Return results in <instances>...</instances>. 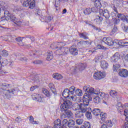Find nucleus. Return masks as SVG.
I'll return each instance as SVG.
<instances>
[{"label": "nucleus", "instance_id": "1", "mask_svg": "<svg viewBox=\"0 0 128 128\" xmlns=\"http://www.w3.org/2000/svg\"><path fill=\"white\" fill-rule=\"evenodd\" d=\"M10 85L6 83H4L0 84V88L3 91H0V93L1 96H2L4 98L6 96V98H10V95L14 94V90L10 91V90H6L8 88Z\"/></svg>", "mask_w": 128, "mask_h": 128}, {"label": "nucleus", "instance_id": "2", "mask_svg": "<svg viewBox=\"0 0 128 128\" xmlns=\"http://www.w3.org/2000/svg\"><path fill=\"white\" fill-rule=\"evenodd\" d=\"M54 128H68V119H64L62 122L57 119L54 122Z\"/></svg>", "mask_w": 128, "mask_h": 128}, {"label": "nucleus", "instance_id": "3", "mask_svg": "<svg viewBox=\"0 0 128 128\" xmlns=\"http://www.w3.org/2000/svg\"><path fill=\"white\" fill-rule=\"evenodd\" d=\"M98 96L99 98L103 100L102 103L108 105V94H105L104 92H100V89H96L94 92V96Z\"/></svg>", "mask_w": 128, "mask_h": 128}, {"label": "nucleus", "instance_id": "4", "mask_svg": "<svg viewBox=\"0 0 128 128\" xmlns=\"http://www.w3.org/2000/svg\"><path fill=\"white\" fill-rule=\"evenodd\" d=\"M86 63H79L78 64H76L75 66H72L70 68V70L72 74H76V72H78L80 70H86Z\"/></svg>", "mask_w": 128, "mask_h": 128}, {"label": "nucleus", "instance_id": "5", "mask_svg": "<svg viewBox=\"0 0 128 128\" xmlns=\"http://www.w3.org/2000/svg\"><path fill=\"white\" fill-rule=\"evenodd\" d=\"M0 60H2V56H0V74H4V72L2 70V67L7 66V68H12L14 66V62L11 61L8 62V60H4L2 62Z\"/></svg>", "mask_w": 128, "mask_h": 128}, {"label": "nucleus", "instance_id": "6", "mask_svg": "<svg viewBox=\"0 0 128 128\" xmlns=\"http://www.w3.org/2000/svg\"><path fill=\"white\" fill-rule=\"evenodd\" d=\"M95 90L94 88L90 87V86H84L82 89L84 96H94Z\"/></svg>", "mask_w": 128, "mask_h": 128}, {"label": "nucleus", "instance_id": "7", "mask_svg": "<svg viewBox=\"0 0 128 128\" xmlns=\"http://www.w3.org/2000/svg\"><path fill=\"white\" fill-rule=\"evenodd\" d=\"M72 106V102L70 100L68 99H65L63 100V103L61 104L60 110L61 112H64V110H68L70 108V106Z\"/></svg>", "mask_w": 128, "mask_h": 128}, {"label": "nucleus", "instance_id": "8", "mask_svg": "<svg viewBox=\"0 0 128 128\" xmlns=\"http://www.w3.org/2000/svg\"><path fill=\"white\" fill-rule=\"evenodd\" d=\"M32 0H21L20 2L22 4L23 6H28L29 8H34L36 6V2Z\"/></svg>", "mask_w": 128, "mask_h": 128}, {"label": "nucleus", "instance_id": "9", "mask_svg": "<svg viewBox=\"0 0 128 128\" xmlns=\"http://www.w3.org/2000/svg\"><path fill=\"white\" fill-rule=\"evenodd\" d=\"M76 106H79L80 110L83 112H86L88 111L90 109H92L90 107V106L88 104H83L82 103H80V104H76Z\"/></svg>", "mask_w": 128, "mask_h": 128}, {"label": "nucleus", "instance_id": "10", "mask_svg": "<svg viewBox=\"0 0 128 128\" xmlns=\"http://www.w3.org/2000/svg\"><path fill=\"white\" fill-rule=\"evenodd\" d=\"M63 112H64L62 116V118H72L74 114L70 109H64Z\"/></svg>", "mask_w": 128, "mask_h": 128}, {"label": "nucleus", "instance_id": "11", "mask_svg": "<svg viewBox=\"0 0 128 128\" xmlns=\"http://www.w3.org/2000/svg\"><path fill=\"white\" fill-rule=\"evenodd\" d=\"M99 14L100 16H104L107 20H108L110 16V11L106 9H100V10Z\"/></svg>", "mask_w": 128, "mask_h": 128}, {"label": "nucleus", "instance_id": "12", "mask_svg": "<svg viewBox=\"0 0 128 128\" xmlns=\"http://www.w3.org/2000/svg\"><path fill=\"white\" fill-rule=\"evenodd\" d=\"M94 96H86L84 95L83 96V104H88L90 106V102L92 100V98Z\"/></svg>", "mask_w": 128, "mask_h": 128}, {"label": "nucleus", "instance_id": "13", "mask_svg": "<svg viewBox=\"0 0 128 128\" xmlns=\"http://www.w3.org/2000/svg\"><path fill=\"white\" fill-rule=\"evenodd\" d=\"M104 76H106V74L100 72H95L94 74V80H102V78H104Z\"/></svg>", "mask_w": 128, "mask_h": 128}, {"label": "nucleus", "instance_id": "14", "mask_svg": "<svg viewBox=\"0 0 128 128\" xmlns=\"http://www.w3.org/2000/svg\"><path fill=\"white\" fill-rule=\"evenodd\" d=\"M102 42L110 46H114V40H112V39L110 38L104 37L102 39Z\"/></svg>", "mask_w": 128, "mask_h": 128}, {"label": "nucleus", "instance_id": "15", "mask_svg": "<svg viewBox=\"0 0 128 128\" xmlns=\"http://www.w3.org/2000/svg\"><path fill=\"white\" fill-rule=\"evenodd\" d=\"M118 74L121 78H128V70L126 69H121Z\"/></svg>", "mask_w": 128, "mask_h": 128}, {"label": "nucleus", "instance_id": "16", "mask_svg": "<svg viewBox=\"0 0 128 128\" xmlns=\"http://www.w3.org/2000/svg\"><path fill=\"white\" fill-rule=\"evenodd\" d=\"M120 56L118 52H116L114 54V55L111 57V62H116L120 58Z\"/></svg>", "mask_w": 128, "mask_h": 128}, {"label": "nucleus", "instance_id": "17", "mask_svg": "<svg viewBox=\"0 0 128 128\" xmlns=\"http://www.w3.org/2000/svg\"><path fill=\"white\" fill-rule=\"evenodd\" d=\"M32 96L34 100H36V102H42L40 95L38 94H34Z\"/></svg>", "mask_w": 128, "mask_h": 128}, {"label": "nucleus", "instance_id": "18", "mask_svg": "<svg viewBox=\"0 0 128 128\" xmlns=\"http://www.w3.org/2000/svg\"><path fill=\"white\" fill-rule=\"evenodd\" d=\"M70 92L68 91V88H66L63 91L62 94V96L64 98H70Z\"/></svg>", "mask_w": 128, "mask_h": 128}, {"label": "nucleus", "instance_id": "19", "mask_svg": "<svg viewBox=\"0 0 128 128\" xmlns=\"http://www.w3.org/2000/svg\"><path fill=\"white\" fill-rule=\"evenodd\" d=\"M48 86L51 90V92L54 94V96H56V88H54V85L52 83H50Z\"/></svg>", "mask_w": 128, "mask_h": 128}, {"label": "nucleus", "instance_id": "20", "mask_svg": "<svg viewBox=\"0 0 128 128\" xmlns=\"http://www.w3.org/2000/svg\"><path fill=\"white\" fill-rule=\"evenodd\" d=\"M60 44H62V42H55L51 44L50 48H52V50H56V48H60Z\"/></svg>", "mask_w": 128, "mask_h": 128}, {"label": "nucleus", "instance_id": "21", "mask_svg": "<svg viewBox=\"0 0 128 128\" xmlns=\"http://www.w3.org/2000/svg\"><path fill=\"white\" fill-rule=\"evenodd\" d=\"M100 66L103 70H106L108 68V64L106 60H102L100 62Z\"/></svg>", "mask_w": 128, "mask_h": 128}, {"label": "nucleus", "instance_id": "22", "mask_svg": "<svg viewBox=\"0 0 128 128\" xmlns=\"http://www.w3.org/2000/svg\"><path fill=\"white\" fill-rule=\"evenodd\" d=\"M62 56H68L70 52V49L68 47H62Z\"/></svg>", "mask_w": 128, "mask_h": 128}, {"label": "nucleus", "instance_id": "23", "mask_svg": "<svg viewBox=\"0 0 128 128\" xmlns=\"http://www.w3.org/2000/svg\"><path fill=\"white\" fill-rule=\"evenodd\" d=\"M54 58V54H52V52L48 51L47 53V57L46 58V60L50 62V60H52Z\"/></svg>", "mask_w": 128, "mask_h": 128}, {"label": "nucleus", "instance_id": "24", "mask_svg": "<svg viewBox=\"0 0 128 128\" xmlns=\"http://www.w3.org/2000/svg\"><path fill=\"white\" fill-rule=\"evenodd\" d=\"M76 126V122L72 119H68V128H73Z\"/></svg>", "mask_w": 128, "mask_h": 128}, {"label": "nucleus", "instance_id": "25", "mask_svg": "<svg viewBox=\"0 0 128 128\" xmlns=\"http://www.w3.org/2000/svg\"><path fill=\"white\" fill-rule=\"evenodd\" d=\"M70 53L72 56H78V49L76 48H74L72 46L70 48Z\"/></svg>", "mask_w": 128, "mask_h": 128}, {"label": "nucleus", "instance_id": "26", "mask_svg": "<svg viewBox=\"0 0 128 128\" xmlns=\"http://www.w3.org/2000/svg\"><path fill=\"white\" fill-rule=\"evenodd\" d=\"M120 66L119 64H115L113 65V70L114 72H116L118 74L120 72Z\"/></svg>", "mask_w": 128, "mask_h": 128}, {"label": "nucleus", "instance_id": "27", "mask_svg": "<svg viewBox=\"0 0 128 128\" xmlns=\"http://www.w3.org/2000/svg\"><path fill=\"white\" fill-rule=\"evenodd\" d=\"M92 109H90L88 111L86 112V116L88 120H92Z\"/></svg>", "mask_w": 128, "mask_h": 128}, {"label": "nucleus", "instance_id": "28", "mask_svg": "<svg viewBox=\"0 0 128 128\" xmlns=\"http://www.w3.org/2000/svg\"><path fill=\"white\" fill-rule=\"evenodd\" d=\"M118 27L116 26V25H114L113 26V28L110 32V34L111 36H114V34H116V32H118Z\"/></svg>", "mask_w": 128, "mask_h": 128}, {"label": "nucleus", "instance_id": "29", "mask_svg": "<svg viewBox=\"0 0 128 128\" xmlns=\"http://www.w3.org/2000/svg\"><path fill=\"white\" fill-rule=\"evenodd\" d=\"M92 114H93L94 116H100V108H94L92 110Z\"/></svg>", "mask_w": 128, "mask_h": 128}, {"label": "nucleus", "instance_id": "30", "mask_svg": "<svg viewBox=\"0 0 128 128\" xmlns=\"http://www.w3.org/2000/svg\"><path fill=\"white\" fill-rule=\"evenodd\" d=\"M42 92L46 96H47V98H50V96H52V94H50V91H48V89L46 88H43Z\"/></svg>", "mask_w": 128, "mask_h": 128}, {"label": "nucleus", "instance_id": "31", "mask_svg": "<svg viewBox=\"0 0 128 128\" xmlns=\"http://www.w3.org/2000/svg\"><path fill=\"white\" fill-rule=\"evenodd\" d=\"M92 2H94V6L98 8H102V3L100 2V0H92Z\"/></svg>", "mask_w": 128, "mask_h": 128}, {"label": "nucleus", "instance_id": "32", "mask_svg": "<svg viewBox=\"0 0 128 128\" xmlns=\"http://www.w3.org/2000/svg\"><path fill=\"white\" fill-rule=\"evenodd\" d=\"M84 112H83L82 110L76 112L75 114V118H82V116H84Z\"/></svg>", "mask_w": 128, "mask_h": 128}, {"label": "nucleus", "instance_id": "33", "mask_svg": "<svg viewBox=\"0 0 128 128\" xmlns=\"http://www.w3.org/2000/svg\"><path fill=\"white\" fill-rule=\"evenodd\" d=\"M28 54H30V56H33V58H36V56H38V54L36 50H34V51L30 50Z\"/></svg>", "mask_w": 128, "mask_h": 128}, {"label": "nucleus", "instance_id": "34", "mask_svg": "<svg viewBox=\"0 0 128 128\" xmlns=\"http://www.w3.org/2000/svg\"><path fill=\"white\" fill-rule=\"evenodd\" d=\"M79 36L81 38H84V40H88V34L86 32L80 33Z\"/></svg>", "mask_w": 128, "mask_h": 128}, {"label": "nucleus", "instance_id": "35", "mask_svg": "<svg viewBox=\"0 0 128 128\" xmlns=\"http://www.w3.org/2000/svg\"><path fill=\"white\" fill-rule=\"evenodd\" d=\"M116 108L118 112H120V114H122V110H124V106H122V103L120 102L118 103Z\"/></svg>", "mask_w": 128, "mask_h": 128}, {"label": "nucleus", "instance_id": "36", "mask_svg": "<svg viewBox=\"0 0 128 128\" xmlns=\"http://www.w3.org/2000/svg\"><path fill=\"white\" fill-rule=\"evenodd\" d=\"M60 48H58L59 49L56 50L55 52V54L56 56H62V47L61 46H60Z\"/></svg>", "mask_w": 128, "mask_h": 128}, {"label": "nucleus", "instance_id": "37", "mask_svg": "<svg viewBox=\"0 0 128 128\" xmlns=\"http://www.w3.org/2000/svg\"><path fill=\"white\" fill-rule=\"evenodd\" d=\"M102 22V18L100 16H98L94 20V22L97 24H100Z\"/></svg>", "mask_w": 128, "mask_h": 128}, {"label": "nucleus", "instance_id": "38", "mask_svg": "<svg viewBox=\"0 0 128 128\" xmlns=\"http://www.w3.org/2000/svg\"><path fill=\"white\" fill-rule=\"evenodd\" d=\"M11 14H10V12L8 10H5L4 12V16L6 20H10V17Z\"/></svg>", "mask_w": 128, "mask_h": 128}, {"label": "nucleus", "instance_id": "39", "mask_svg": "<svg viewBox=\"0 0 128 128\" xmlns=\"http://www.w3.org/2000/svg\"><path fill=\"white\" fill-rule=\"evenodd\" d=\"M99 116H100L102 120L106 122V114L102 112H100Z\"/></svg>", "mask_w": 128, "mask_h": 128}, {"label": "nucleus", "instance_id": "40", "mask_svg": "<svg viewBox=\"0 0 128 128\" xmlns=\"http://www.w3.org/2000/svg\"><path fill=\"white\" fill-rule=\"evenodd\" d=\"M52 76L54 78H56V80H62V76L58 73L53 74Z\"/></svg>", "mask_w": 128, "mask_h": 128}, {"label": "nucleus", "instance_id": "41", "mask_svg": "<svg viewBox=\"0 0 128 128\" xmlns=\"http://www.w3.org/2000/svg\"><path fill=\"white\" fill-rule=\"evenodd\" d=\"M122 29L124 32H128V26L126 25V24H122Z\"/></svg>", "mask_w": 128, "mask_h": 128}, {"label": "nucleus", "instance_id": "42", "mask_svg": "<svg viewBox=\"0 0 128 128\" xmlns=\"http://www.w3.org/2000/svg\"><path fill=\"white\" fill-rule=\"evenodd\" d=\"M78 46L80 44V46H88V44H90V42L82 40V41H80V42H78Z\"/></svg>", "mask_w": 128, "mask_h": 128}, {"label": "nucleus", "instance_id": "43", "mask_svg": "<svg viewBox=\"0 0 128 128\" xmlns=\"http://www.w3.org/2000/svg\"><path fill=\"white\" fill-rule=\"evenodd\" d=\"M68 90L70 94H74V92H76V87H74V86H72L69 88Z\"/></svg>", "mask_w": 128, "mask_h": 128}, {"label": "nucleus", "instance_id": "44", "mask_svg": "<svg viewBox=\"0 0 128 128\" xmlns=\"http://www.w3.org/2000/svg\"><path fill=\"white\" fill-rule=\"evenodd\" d=\"M93 102H94V104H100V96H96L94 98L93 96Z\"/></svg>", "mask_w": 128, "mask_h": 128}, {"label": "nucleus", "instance_id": "45", "mask_svg": "<svg viewBox=\"0 0 128 128\" xmlns=\"http://www.w3.org/2000/svg\"><path fill=\"white\" fill-rule=\"evenodd\" d=\"M75 93L76 96H82V90L80 89H76L75 90Z\"/></svg>", "mask_w": 128, "mask_h": 128}, {"label": "nucleus", "instance_id": "46", "mask_svg": "<svg viewBox=\"0 0 128 128\" xmlns=\"http://www.w3.org/2000/svg\"><path fill=\"white\" fill-rule=\"evenodd\" d=\"M92 8H88L84 10V14L86 15L90 14H92Z\"/></svg>", "mask_w": 128, "mask_h": 128}, {"label": "nucleus", "instance_id": "47", "mask_svg": "<svg viewBox=\"0 0 128 128\" xmlns=\"http://www.w3.org/2000/svg\"><path fill=\"white\" fill-rule=\"evenodd\" d=\"M44 18L46 22H50L54 18V17H52V16H45Z\"/></svg>", "mask_w": 128, "mask_h": 128}, {"label": "nucleus", "instance_id": "48", "mask_svg": "<svg viewBox=\"0 0 128 128\" xmlns=\"http://www.w3.org/2000/svg\"><path fill=\"white\" fill-rule=\"evenodd\" d=\"M106 124L107 126V128H112V126L113 124L112 122V120H108L107 121H106Z\"/></svg>", "mask_w": 128, "mask_h": 128}, {"label": "nucleus", "instance_id": "49", "mask_svg": "<svg viewBox=\"0 0 128 128\" xmlns=\"http://www.w3.org/2000/svg\"><path fill=\"white\" fill-rule=\"evenodd\" d=\"M91 10L92 12H100V8H98L96 6H94V7L91 8Z\"/></svg>", "mask_w": 128, "mask_h": 128}, {"label": "nucleus", "instance_id": "50", "mask_svg": "<svg viewBox=\"0 0 128 128\" xmlns=\"http://www.w3.org/2000/svg\"><path fill=\"white\" fill-rule=\"evenodd\" d=\"M84 128H92V124L90 122H84V126H83Z\"/></svg>", "mask_w": 128, "mask_h": 128}, {"label": "nucleus", "instance_id": "51", "mask_svg": "<svg viewBox=\"0 0 128 128\" xmlns=\"http://www.w3.org/2000/svg\"><path fill=\"white\" fill-rule=\"evenodd\" d=\"M1 56L4 57L8 56V52L6 50H3L1 52Z\"/></svg>", "mask_w": 128, "mask_h": 128}, {"label": "nucleus", "instance_id": "52", "mask_svg": "<svg viewBox=\"0 0 128 128\" xmlns=\"http://www.w3.org/2000/svg\"><path fill=\"white\" fill-rule=\"evenodd\" d=\"M10 18L9 19V20H10L12 22H14L18 20V18H16V16L14 14L10 15Z\"/></svg>", "mask_w": 128, "mask_h": 128}, {"label": "nucleus", "instance_id": "53", "mask_svg": "<svg viewBox=\"0 0 128 128\" xmlns=\"http://www.w3.org/2000/svg\"><path fill=\"white\" fill-rule=\"evenodd\" d=\"M114 44H118V46L122 45V40H115L113 41V46Z\"/></svg>", "mask_w": 128, "mask_h": 128}, {"label": "nucleus", "instance_id": "54", "mask_svg": "<svg viewBox=\"0 0 128 128\" xmlns=\"http://www.w3.org/2000/svg\"><path fill=\"white\" fill-rule=\"evenodd\" d=\"M110 96H118V92H116V91L115 90H112L110 92Z\"/></svg>", "mask_w": 128, "mask_h": 128}, {"label": "nucleus", "instance_id": "55", "mask_svg": "<svg viewBox=\"0 0 128 128\" xmlns=\"http://www.w3.org/2000/svg\"><path fill=\"white\" fill-rule=\"evenodd\" d=\"M101 60H102V57L101 56H96L94 60L95 62H98Z\"/></svg>", "mask_w": 128, "mask_h": 128}, {"label": "nucleus", "instance_id": "56", "mask_svg": "<svg viewBox=\"0 0 128 128\" xmlns=\"http://www.w3.org/2000/svg\"><path fill=\"white\" fill-rule=\"evenodd\" d=\"M116 14L118 18H120V20H124V14L118 13Z\"/></svg>", "mask_w": 128, "mask_h": 128}, {"label": "nucleus", "instance_id": "57", "mask_svg": "<svg viewBox=\"0 0 128 128\" xmlns=\"http://www.w3.org/2000/svg\"><path fill=\"white\" fill-rule=\"evenodd\" d=\"M34 12L35 14H36L38 16H40V14H42V10H40L38 8H35L34 9Z\"/></svg>", "mask_w": 128, "mask_h": 128}, {"label": "nucleus", "instance_id": "58", "mask_svg": "<svg viewBox=\"0 0 128 128\" xmlns=\"http://www.w3.org/2000/svg\"><path fill=\"white\" fill-rule=\"evenodd\" d=\"M14 24H16V26H20V24H22V22L20 21V20L17 19L14 22Z\"/></svg>", "mask_w": 128, "mask_h": 128}, {"label": "nucleus", "instance_id": "59", "mask_svg": "<svg viewBox=\"0 0 128 128\" xmlns=\"http://www.w3.org/2000/svg\"><path fill=\"white\" fill-rule=\"evenodd\" d=\"M111 8L112 9V10H114L115 12H116V14H118V8H116V6L112 4L111 6Z\"/></svg>", "mask_w": 128, "mask_h": 128}, {"label": "nucleus", "instance_id": "60", "mask_svg": "<svg viewBox=\"0 0 128 128\" xmlns=\"http://www.w3.org/2000/svg\"><path fill=\"white\" fill-rule=\"evenodd\" d=\"M32 63L34 64H42V61L40 60H36L34 61Z\"/></svg>", "mask_w": 128, "mask_h": 128}, {"label": "nucleus", "instance_id": "61", "mask_svg": "<svg viewBox=\"0 0 128 128\" xmlns=\"http://www.w3.org/2000/svg\"><path fill=\"white\" fill-rule=\"evenodd\" d=\"M121 46H128V42H124V41L122 40Z\"/></svg>", "mask_w": 128, "mask_h": 128}, {"label": "nucleus", "instance_id": "62", "mask_svg": "<svg viewBox=\"0 0 128 128\" xmlns=\"http://www.w3.org/2000/svg\"><path fill=\"white\" fill-rule=\"evenodd\" d=\"M72 110H74L75 112H76V110H80V106H76V104L72 107Z\"/></svg>", "mask_w": 128, "mask_h": 128}, {"label": "nucleus", "instance_id": "63", "mask_svg": "<svg viewBox=\"0 0 128 128\" xmlns=\"http://www.w3.org/2000/svg\"><path fill=\"white\" fill-rule=\"evenodd\" d=\"M76 122L77 124H82V122H84V120L82 119H78L76 120Z\"/></svg>", "mask_w": 128, "mask_h": 128}, {"label": "nucleus", "instance_id": "64", "mask_svg": "<svg viewBox=\"0 0 128 128\" xmlns=\"http://www.w3.org/2000/svg\"><path fill=\"white\" fill-rule=\"evenodd\" d=\"M122 128H128V121H126L123 126H122Z\"/></svg>", "mask_w": 128, "mask_h": 128}]
</instances>
